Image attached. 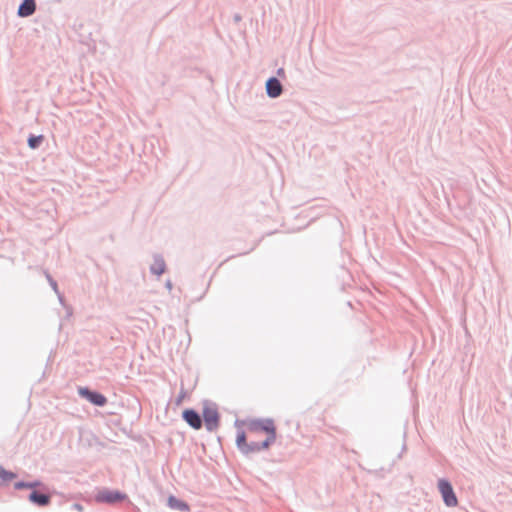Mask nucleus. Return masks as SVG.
Returning <instances> with one entry per match:
<instances>
[{
    "label": "nucleus",
    "mask_w": 512,
    "mask_h": 512,
    "mask_svg": "<svg viewBox=\"0 0 512 512\" xmlns=\"http://www.w3.org/2000/svg\"><path fill=\"white\" fill-rule=\"evenodd\" d=\"M202 426L205 425V428L208 432L216 431L220 426L221 415L218 411V405L208 399H204L202 401Z\"/></svg>",
    "instance_id": "nucleus-1"
},
{
    "label": "nucleus",
    "mask_w": 512,
    "mask_h": 512,
    "mask_svg": "<svg viewBox=\"0 0 512 512\" xmlns=\"http://www.w3.org/2000/svg\"><path fill=\"white\" fill-rule=\"evenodd\" d=\"M94 499L97 503L114 505L129 501V496L118 489L102 488L95 494Z\"/></svg>",
    "instance_id": "nucleus-2"
},
{
    "label": "nucleus",
    "mask_w": 512,
    "mask_h": 512,
    "mask_svg": "<svg viewBox=\"0 0 512 512\" xmlns=\"http://www.w3.org/2000/svg\"><path fill=\"white\" fill-rule=\"evenodd\" d=\"M437 488L442 497L443 503L447 507H456L458 505V498L449 479H438Z\"/></svg>",
    "instance_id": "nucleus-3"
},
{
    "label": "nucleus",
    "mask_w": 512,
    "mask_h": 512,
    "mask_svg": "<svg viewBox=\"0 0 512 512\" xmlns=\"http://www.w3.org/2000/svg\"><path fill=\"white\" fill-rule=\"evenodd\" d=\"M77 392L82 399L97 407H104L108 402L103 393L88 386H78Z\"/></svg>",
    "instance_id": "nucleus-4"
},
{
    "label": "nucleus",
    "mask_w": 512,
    "mask_h": 512,
    "mask_svg": "<svg viewBox=\"0 0 512 512\" xmlns=\"http://www.w3.org/2000/svg\"><path fill=\"white\" fill-rule=\"evenodd\" d=\"M247 428L250 432L269 434L277 432L273 418H253L248 420Z\"/></svg>",
    "instance_id": "nucleus-5"
},
{
    "label": "nucleus",
    "mask_w": 512,
    "mask_h": 512,
    "mask_svg": "<svg viewBox=\"0 0 512 512\" xmlns=\"http://www.w3.org/2000/svg\"><path fill=\"white\" fill-rule=\"evenodd\" d=\"M235 444H236L237 449L244 456H249L253 453H258L261 451L259 442H255V441H252L249 443L247 442V435L243 429H238L236 431Z\"/></svg>",
    "instance_id": "nucleus-6"
},
{
    "label": "nucleus",
    "mask_w": 512,
    "mask_h": 512,
    "mask_svg": "<svg viewBox=\"0 0 512 512\" xmlns=\"http://www.w3.org/2000/svg\"><path fill=\"white\" fill-rule=\"evenodd\" d=\"M28 501L36 507L44 508L51 504L52 493L49 489H38L30 491L27 496Z\"/></svg>",
    "instance_id": "nucleus-7"
},
{
    "label": "nucleus",
    "mask_w": 512,
    "mask_h": 512,
    "mask_svg": "<svg viewBox=\"0 0 512 512\" xmlns=\"http://www.w3.org/2000/svg\"><path fill=\"white\" fill-rule=\"evenodd\" d=\"M181 417L194 430H200L203 427L201 414L194 408H185Z\"/></svg>",
    "instance_id": "nucleus-8"
},
{
    "label": "nucleus",
    "mask_w": 512,
    "mask_h": 512,
    "mask_svg": "<svg viewBox=\"0 0 512 512\" xmlns=\"http://www.w3.org/2000/svg\"><path fill=\"white\" fill-rule=\"evenodd\" d=\"M265 89L267 96L271 99L278 98L283 92L282 83L276 76H271L266 80Z\"/></svg>",
    "instance_id": "nucleus-9"
},
{
    "label": "nucleus",
    "mask_w": 512,
    "mask_h": 512,
    "mask_svg": "<svg viewBox=\"0 0 512 512\" xmlns=\"http://www.w3.org/2000/svg\"><path fill=\"white\" fill-rule=\"evenodd\" d=\"M36 7V0H21L17 9V16L20 18L30 17L35 13Z\"/></svg>",
    "instance_id": "nucleus-10"
},
{
    "label": "nucleus",
    "mask_w": 512,
    "mask_h": 512,
    "mask_svg": "<svg viewBox=\"0 0 512 512\" xmlns=\"http://www.w3.org/2000/svg\"><path fill=\"white\" fill-rule=\"evenodd\" d=\"M167 269L165 259L162 254L156 253L153 255V264L150 266V273L153 275L161 276Z\"/></svg>",
    "instance_id": "nucleus-11"
},
{
    "label": "nucleus",
    "mask_w": 512,
    "mask_h": 512,
    "mask_svg": "<svg viewBox=\"0 0 512 512\" xmlns=\"http://www.w3.org/2000/svg\"><path fill=\"white\" fill-rule=\"evenodd\" d=\"M166 505L173 510H179L182 512L190 511V504L188 502L181 500L172 494L167 497Z\"/></svg>",
    "instance_id": "nucleus-12"
},
{
    "label": "nucleus",
    "mask_w": 512,
    "mask_h": 512,
    "mask_svg": "<svg viewBox=\"0 0 512 512\" xmlns=\"http://www.w3.org/2000/svg\"><path fill=\"white\" fill-rule=\"evenodd\" d=\"M17 478V473L7 470L4 466L0 465V487L13 481Z\"/></svg>",
    "instance_id": "nucleus-13"
},
{
    "label": "nucleus",
    "mask_w": 512,
    "mask_h": 512,
    "mask_svg": "<svg viewBox=\"0 0 512 512\" xmlns=\"http://www.w3.org/2000/svg\"><path fill=\"white\" fill-rule=\"evenodd\" d=\"M43 141H44V135H42V134L35 135L33 133H30L27 138V145L30 149L36 150L41 146Z\"/></svg>",
    "instance_id": "nucleus-14"
},
{
    "label": "nucleus",
    "mask_w": 512,
    "mask_h": 512,
    "mask_svg": "<svg viewBox=\"0 0 512 512\" xmlns=\"http://www.w3.org/2000/svg\"><path fill=\"white\" fill-rule=\"evenodd\" d=\"M265 435H266V438L263 441L259 442L261 451L268 450L276 442V439H277V432H273V433H269V434H265Z\"/></svg>",
    "instance_id": "nucleus-15"
},
{
    "label": "nucleus",
    "mask_w": 512,
    "mask_h": 512,
    "mask_svg": "<svg viewBox=\"0 0 512 512\" xmlns=\"http://www.w3.org/2000/svg\"><path fill=\"white\" fill-rule=\"evenodd\" d=\"M28 489L30 491L38 490V489H47V485L44 484L41 480L35 479L33 481H27Z\"/></svg>",
    "instance_id": "nucleus-16"
},
{
    "label": "nucleus",
    "mask_w": 512,
    "mask_h": 512,
    "mask_svg": "<svg viewBox=\"0 0 512 512\" xmlns=\"http://www.w3.org/2000/svg\"><path fill=\"white\" fill-rule=\"evenodd\" d=\"M45 276H46V279H47L49 285L53 289V291L55 293H58L59 288H58L57 281L48 272H45Z\"/></svg>",
    "instance_id": "nucleus-17"
},
{
    "label": "nucleus",
    "mask_w": 512,
    "mask_h": 512,
    "mask_svg": "<svg viewBox=\"0 0 512 512\" xmlns=\"http://www.w3.org/2000/svg\"><path fill=\"white\" fill-rule=\"evenodd\" d=\"M13 486H14V489L17 491L28 489L27 481H25V480L16 481V482H14Z\"/></svg>",
    "instance_id": "nucleus-18"
},
{
    "label": "nucleus",
    "mask_w": 512,
    "mask_h": 512,
    "mask_svg": "<svg viewBox=\"0 0 512 512\" xmlns=\"http://www.w3.org/2000/svg\"><path fill=\"white\" fill-rule=\"evenodd\" d=\"M185 395H186V392L183 389H181V391L179 392L178 396L175 399V404L176 405L181 404Z\"/></svg>",
    "instance_id": "nucleus-19"
},
{
    "label": "nucleus",
    "mask_w": 512,
    "mask_h": 512,
    "mask_svg": "<svg viewBox=\"0 0 512 512\" xmlns=\"http://www.w3.org/2000/svg\"><path fill=\"white\" fill-rule=\"evenodd\" d=\"M72 509L78 511V512H83L84 511V506L81 504V503H74L72 505Z\"/></svg>",
    "instance_id": "nucleus-20"
},
{
    "label": "nucleus",
    "mask_w": 512,
    "mask_h": 512,
    "mask_svg": "<svg viewBox=\"0 0 512 512\" xmlns=\"http://www.w3.org/2000/svg\"><path fill=\"white\" fill-rule=\"evenodd\" d=\"M56 294H57V297H58V299H59V302H60L62 305H64V296H63V294H62L59 290H58V293H56Z\"/></svg>",
    "instance_id": "nucleus-21"
},
{
    "label": "nucleus",
    "mask_w": 512,
    "mask_h": 512,
    "mask_svg": "<svg viewBox=\"0 0 512 512\" xmlns=\"http://www.w3.org/2000/svg\"><path fill=\"white\" fill-rule=\"evenodd\" d=\"M277 76L284 77L285 76V70L283 68L277 69Z\"/></svg>",
    "instance_id": "nucleus-22"
},
{
    "label": "nucleus",
    "mask_w": 512,
    "mask_h": 512,
    "mask_svg": "<svg viewBox=\"0 0 512 512\" xmlns=\"http://www.w3.org/2000/svg\"><path fill=\"white\" fill-rule=\"evenodd\" d=\"M244 421H240L239 419L235 420L234 425L237 427V430L240 429V425L244 424Z\"/></svg>",
    "instance_id": "nucleus-23"
},
{
    "label": "nucleus",
    "mask_w": 512,
    "mask_h": 512,
    "mask_svg": "<svg viewBox=\"0 0 512 512\" xmlns=\"http://www.w3.org/2000/svg\"><path fill=\"white\" fill-rule=\"evenodd\" d=\"M165 286L168 290H171L172 287H173V284L171 282V280H167L166 283H165Z\"/></svg>",
    "instance_id": "nucleus-24"
},
{
    "label": "nucleus",
    "mask_w": 512,
    "mask_h": 512,
    "mask_svg": "<svg viewBox=\"0 0 512 512\" xmlns=\"http://www.w3.org/2000/svg\"><path fill=\"white\" fill-rule=\"evenodd\" d=\"M235 22H239L241 20V16L239 14L234 15Z\"/></svg>",
    "instance_id": "nucleus-25"
},
{
    "label": "nucleus",
    "mask_w": 512,
    "mask_h": 512,
    "mask_svg": "<svg viewBox=\"0 0 512 512\" xmlns=\"http://www.w3.org/2000/svg\"><path fill=\"white\" fill-rule=\"evenodd\" d=\"M405 449H406V445H405V444H403V446H402V452H403Z\"/></svg>",
    "instance_id": "nucleus-26"
}]
</instances>
